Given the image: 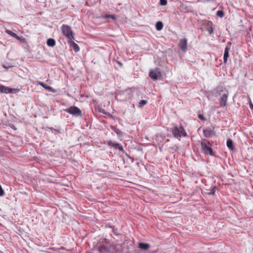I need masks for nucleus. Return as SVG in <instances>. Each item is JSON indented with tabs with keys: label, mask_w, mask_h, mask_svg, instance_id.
<instances>
[{
	"label": "nucleus",
	"mask_w": 253,
	"mask_h": 253,
	"mask_svg": "<svg viewBox=\"0 0 253 253\" xmlns=\"http://www.w3.org/2000/svg\"><path fill=\"white\" fill-rule=\"evenodd\" d=\"M96 248L99 252L102 253H107L111 250L110 246L109 247L105 239L99 240L96 245Z\"/></svg>",
	"instance_id": "nucleus-1"
},
{
	"label": "nucleus",
	"mask_w": 253,
	"mask_h": 253,
	"mask_svg": "<svg viewBox=\"0 0 253 253\" xmlns=\"http://www.w3.org/2000/svg\"><path fill=\"white\" fill-rule=\"evenodd\" d=\"M62 32L63 34L68 39L69 41L74 40L73 32L69 26L63 25L62 26Z\"/></svg>",
	"instance_id": "nucleus-2"
},
{
	"label": "nucleus",
	"mask_w": 253,
	"mask_h": 253,
	"mask_svg": "<svg viewBox=\"0 0 253 253\" xmlns=\"http://www.w3.org/2000/svg\"><path fill=\"white\" fill-rule=\"evenodd\" d=\"M201 145L202 150L205 154H210V155H213V151L211 147V144L210 142L204 139L201 142Z\"/></svg>",
	"instance_id": "nucleus-3"
},
{
	"label": "nucleus",
	"mask_w": 253,
	"mask_h": 253,
	"mask_svg": "<svg viewBox=\"0 0 253 253\" xmlns=\"http://www.w3.org/2000/svg\"><path fill=\"white\" fill-rule=\"evenodd\" d=\"M149 76L153 81L160 80L162 78L161 71L160 68H156L149 72Z\"/></svg>",
	"instance_id": "nucleus-4"
},
{
	"label": "nucleus",
	"mask_w": 253,
	"mask_h": 253,
	"mask_svg": "<svg viewBox=\"0 0 253 253\" xmlns=\"http://www.w3.org/2000/svg\"><path fill=\"white\" fill-rule=\"evenodd\" d=\"M172 133L175 137L185 136L186 133L182 126H175L172 130Z\"/></svg>",
	"instance_id": "nucleus-5"
},
{
	"label": "nucleus",
	"mask_w": 253,
	"mask_h": 253,
	"mask_svg": "<svg viewBox=\"0 0 253 253\" xmlns=\"http://www.w3.org/2000/svg\"><path fill=\"white\" fill-rule=\"evenodd\" d=\"M65 111L75 117L82 116L83 115L82 111L76 106H71L65 109Z\"/></svg>",
	"instance_id": "nucleus-6"
},
{
	"label": "nucleus",
	"mask_w": 253,
	"mask_h": 253,
	"mask_svg": "<svg viewBox=\"0 0 253 253\" xmlns=\"http://www.w3.org/2000/svg\"><path fill=\"white\" fill-rule=\"evenodd\" d=\"M13 90L19 91V89H15L8 87L5 86L4 85H0V92L3 93H10L13 92Z\"/></svg>",
	"instance_id": "nucleus-7"
},
{
	"label": "nucleus",
	"mask_w": 253,
	"mask_h": 253,
	"mask_svg": "<svg viewBox=\"0 0 253 253\" xmlns=\"http://www.w3.org/2000/svg\"><path fill=\"white\" fill-rule=\"evenodd\" d=\"M187 41L186 39H181L179 42V46L180 49L183 51H186L187 50Z\"/></svg>",
	"instance_id": "nucleus-8"
},
{
	"label": "nucleus",
	"mask_w": 253,
	"mask_h": 253,
	"mask_svg": "<svg viewBox=\"0 0 253 253\" xmlns=\"http://www.w3.org/2000/svg\"><path fill=\"white\" fill-rule=\"evenodd\" d=\"M230 46H231V43L230 42L228 43V44L227 45V46L225 49L224 55H223V60H224V63H226L227 62V59L229 57V50L230 49Z\"/></svg>",
	"instance_id": "nucleus-9"
},
{
	"label": "nucleus",
	"mask_w": 253,
	"mask_h": 253,
	"mask_svg": "<svg viewBox=\"0 0 253 253\" xmlns=\"http://www.w3.org/2000/svg\"><path fill=\"white\" fill-rule=\"evenodd\" d=\"M228 97V92L226 93H224L222 94L220 99V104L221 107H224L226 105V102L227 100Z\"/></svg>",
	"instance_id": "nucleus-10"
},
{
	"label": "nucleus",
	"mask_w": 253,
	"mask_h": 253,
	"mask_svg": "<svg viewBox=\"0 0 253 253\" xmlns=\"http://www.w3.org/2000/svg\"><path fill=\"white\" fill-rule=\"evenodd\" d=\"M111 250L113 249L115 253L121 252L123 251L122 245L121 244H116L110 246Z\"/></svg>",
	"instance_id": "nucleus-11"
},
{
	"label": "nucleus",
	"mask_w": 253,
	"mask_h": 253,
	"mask_svg": "<svg viewBox=\"0 0 253 253\" xmlns=\"http://www.w3.org/2000/svg\"><path fill=\"white\" fill-rule=\"evenodd\" d=\"M108 144L110 146H112L116 149H118L121 151H123V146L119 143H113L111 141H109L108 142Z\"/></svg>",
	"instance_id": "nucleus-12"
},
{
	"label": "nucleus",
	"mask_w": 253,
	"mask_h": 253,
	"mask_svg": "<svg viewBox=\"0 0 253 253\" xmlns=\"http://www.w3.org/2000/svg\"><path fill=\"white\" fill-rule=\"evenodd\" d=\"M203 133L206 137H210L212 136H214L215 134V132L210 129H206L203 131Z\"/></svg>",
	"instance_id": "nucleus-13"
},
{
	"label": "nucleus",
	"mask_w": 253,
	"mask_h": 253,
	"mask_svg": "<svg viewBox=\"0 0 253 253\" xmlns=\"http://www.w3.org/2000/svg\"><path fill=\"white\" fill-rule=\"evenodd\" d=\"M138 247L141 250H146L150 248V246L149 244H148L147 243H140L138 244Z\"/></svg>",
	"instance_id": "nucleus-14"
},
{
	"label": "nucleus",
	"mask_w": 253,
	"mask_h": 253,
	"mask_svg": "<svg viewBox=\"0 0 253 253\" xmlns=\"http://www.w3.org/2000/svg\"><path fill=\"white\" fill-rule=\"evenodd\" d=\"M69 42L72 44V47L75 52H77L79 51L80 48L77 43L73 42V41H69Z\"/></svg>",
	"instance_id": "nucleus-15"
},
{
	"label": "nucleus",
	"mask_w": 253,
	"mask_h": 253,
	"mask_svg": "<svg viewBox=\"0 0 253 253\" xmlns=\"http://www.w3.org/2000/svg\"><path fill=\"white\" fill-rule=\"evenodd\" d=\"M47 44L48 46L53 47L55 45V41L53 39H49L47 40Z\"/></svg>",
	"instance_id": "nucleus-16"
},
{
	"label": "nucleus",
	"mask_w": 253,
	"mask_h": 253,
	"mask_svg": "<svg viewBox=\"0 0 253 253\" xmlns=\"http://www.w3.org/2000/svg\"><path fill=\"white\" fill-rule=\"evenodd\" d=\"M5 32H6V33L7 34H8V35L11 36L12 37L16 38V39H17V40H19L20 39L19 37L16 34L13 33L11 31L9 30H6Z\"/></svg>",
	"instance_id": "nucleus-17"
},
{
	"label": "nucleus",
	"mask_w": 253,
	"mask_h": 253,
	"mask_svg": "<svg viewBox=\"0 0 253 253\" xmlns=\"http://www.w3.org/2000/svg\"><path fill=\"white\" fill-rule=\"evenodd\" d=\"M227 146L231 150H233L234 149V146H233L232 140L231 139H227Z\"/></svg>",
	"instance_id": "nucleus-18"
},
{
	"label": "nucleus",
	"mask_w": 253,
	"mask_h": 253,
	"mask_svg": "<svg viewBox=\"0 0 253 253\" xmlns=\"http://www.w3.org/2000/svg\"><path fill=\"white\" fill-rule=\"evenodd\" d=\"M163 24L161 21H158L156 23V28L158 31H160L163 29Z\"/></svg>",
	"instance_id": "nucleus-19"
},
{
	"label": "nucleus",
	"mask_w": 253,
	"mask_h": 253,
	"mask_svg": "<svg viewBox=\"0 0 253 253\" xmlns=\"http://www.w3.org/2000/svg\"><path fill=\"white\" fill-rule=\"evenodd\" d=\"M39 84H40L41 86H42L44 88H45V89H47L48 90H50V91H52L53 90V89H52V88L51 86L47 85L46 84H45L43 82H40Z\"/></svg>",
	"instance_id": "nucleus-20"
},
{
	"label": "nucleus",
	"mask_w": 253,
	"mask_h": 253,
	"mask_svg": "<svg viewBox=\"0 0 253 253\" xmlns=\"http://www.w3.org/2000/svg\"><path fill=\"white\" fill-rule=\"evenodd\" d=\"M113 129L119 136H121L122 132L119 129L116 128V127H114Z\"/></svg>",
	"instance_id": "nucleus-21"
},
{
	"label": "nucleus",
	"mask_w": 253,
	"mask_h": 253,
	"mask_svg": "<svg viewBox=\"0 0 253 253\" xmlns=\"http://www.w3.org/2000/svg\"><path fill=\"white\" fill-rule=\"evenodd\" d=\"M147 103V101L145 100H141L139 103V107L142 108L144 105H145Z\"/></svg>",
	"instance_id": "nucleus-22"
},
{
	"label": "nucleus",
	"mask_w": 253,
	"mask_h": 253,
	"mask_svg": "<svg viewBox=\"0 0 253 253\" xmlns=\"http://www.w3.org/2000/svg\"><path fill=\"white\" fill-rule=\"evenodd\" d=\"M216 15L219 17H222L224 16V13L221 10H218L216 12Z\"/></svg>",
	"instance_id": "nucleus-23"
},
{
	"label": "nucleus",
	"mask_w": 253,
	"mask_h": 253,
	"mask_svg": "<svg viewBox=\"0 0 253 253\" xmlns=\"http://www.w3.org/2000/svg\"><path fill=\"white\" fill-rule=\"evenodd\" d=\"M160 4L161 5H166L167 4V0H160Z\"/></svg>",
	"instance_id": "nucleus-24"
},
{
	"label": "nucleus",
	"mask_w": 253,
	"mask_h": 253,
	"mask_svg": "<svg viewBox=\"0 0 253 253\" xmlns=\"http://www.w3.org/2000/svg\"><path fill=\"white\" fill-rule=\"evenodd\" d=\"M104 17H105V18H112V19H115V16L114 15H110V14H109V15H105V16H104Z\"/></svg>",
	"instance_id": "nucleus-25"
},
{
	"label": "nucleus",
	"mask_w": 253,
	"mask_h": 253,
	"mask_svg": "<svg viewBox=\"0 0 253 253\" xmlns=\"http://www.w3.org/2000/svg\"><path fill=\"white\" fill-rule=\"evenodd\" d=\"M215 190H216V187L212 188L209 194H214L215 192Z\"/></svg>",
	"instance_id": "nucleus-26"
},
{
	"label": "nucleus",
	"mask_w": 253,
	"mask_h": 253,
	"mask_svg": "<svg viewBox=\"0 0 253 253\" xmlns=\"http://www.w3.org/2000/svg\"><path fill=\"white\" fill-rule=\"evenodd\" d=\"M4 195V191L3 190L1 186L0 185V196H2Z\"/></svg>",
	"instance_id": "nucleus-27"
},
{
	"label": "nucleus",
	"mask_w": 253,
	"mask_h": 253,
	"mask_svg": "<svg viewBox=\"0 0 253 253\" xmlns=\"http://www.w3.org/2000/svg\"><path fill=\"white\" fill-rule=\"evenodd\" d=\"M198 118L200 119V120H203V121H205L206 120V119L203 116V115L202 114H200L198 115Z\"/></svg>",
	"instance_id": "nucleus-28"
},
{
	"label": "nucleus",
	"mask_w": 253,
	"mask_h": 253,
	"mask_svg": "<svg viewBox=\"0 0 253 253\" xmlns=\"http://www.w3.org/2000/svg\"><path fill=\"white\" fill-rule=\"evenodd\" d=\"M202 0L204 2H209V1H211L212 0Z\"/></svg>",
	"instance_id": "nucleus-29"
},
{
	"label": "nucleus",
	"mask_w": 253,
	"mask_h": 253,
	"mask_svg": "<svg viewBox=\"0 0 253 253\" xmlns=\"http://www.w3.org/2000/svg\"><path fill=\"white\" fill-rule=\"evenodd\" d=\"M250 108H251V109H253V104H252V103H251V104H250Z\"/></svg>",
	"instance_id": "nucleus-30"
},
{
	"label": "nucleus",
	"mask_w": 253,
	"mask_h": 253,
	"mask_svg": "<svg viewBox=\"0 0 253 253\" xmlns=\"http://www.w3.org/2000/svg\"><path fill=\"white\" fill-rule=\"evenodd\" d=\"M2 67H3L4 68H5V69H8V68H7L6 66H5V65H3V66H2Z\"/></svg>",
	"instance_id": "nucleus-31"
},
{
	"label": "nucleus",
	"mask_w": 253,
	"mask_h": 253,
	"mask_svg": "<svg viewBox=\"0 0 253 253\" xmlns=\"http://www.w3.org/2000/svg\"><path fill=\"white\" fill-rule=\"evenodd\" d=\"M212 31H213V30H212V29L211 30V31H210V33H211H211H212Z\"/></svg>",
	"instance_id": "nucleus-32"
},
{
	"label": "nucleus",
	"mask_w": 253,
	"mask_h": 253,
	"mask_svg": "<svg viewBox=\"0 0 253 253\" xmlns=\"http://www.w3.org/2000/svg\"><path fill=\"white\" fill-rule=\"evenodd\" d=\"M0 253H2L0 251Z\"/></svg>",
	"instance_id": "nucleus-33"
}]
</instances>
